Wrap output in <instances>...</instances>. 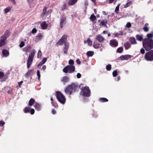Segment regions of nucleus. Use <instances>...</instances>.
Returning <instances> with one entry per match:
<instances>
[{
    "label": "nucleus",
    "mask_w": 153,
    "mask_h": 153,
    "mask_svg": "<svg viewBox=\"0 0 153 153\" xmlns=\"http://www.w3.org/2000/svg\"><path fill=\"white\" fill-rule=\"evenodd\" d=\"M4 74L2 72H0V79H1L4 76Z\"/></svg>",
    "instance_id": "48"
},
{
    "label": "nucleus",
    "mask_w": 153,
    "mask_h": 153,
    "mask_svg": "<svg viewBox=\"0 0 153 153\" xmlns=\"http://www.w3.org/2000/svg\"><path fill=\"white\" fill-rule=\"evenodd\" d=\"M96 39L99 42H102L104 40V38L100 35H97L96 37Z\"/></svg>",
    "instance_id": "10"
},
{
    "label": "nucleus",
    "mask_w": 153,
    "mask_h": 153,
    "mask_svg": "<svg viewBox=\"0 0 153 153\" xmlns=\"http://www.w3.org/2000/svg\"><path fill=\"white\" fill-rule=\"evenodd\" d=\"M125 50H127L131 47L130 44L128 42H126L124 44Z\"/></svg>",
    "instance_id": "15"
},
{
    "label": "nucleus",
    "mask_w": 153,
    "mask_h": 153,
    "mask_svg": "<svg viewBox=\"0 0 153 153\" xmlns=\"http://www.w3.org/2000/svg\"><path fill=\"white\" fill-rule=\"evenodd\" d=\"M2 53L3 55L5 57L8 56L9 54L8 51L5 49L2 51Z\"/></svg>",
    "instance_id": "16"
},
{
    "label": "nucleus",
    "mask_w": 153,
    "mask_h": 153,
    "mask_svg": "<svg viewBox=\"0 0 153 153\" xmlns=\"http://www.w3.org/2000/svg\"><path fill=\"white\" fill-rule=\"evenodd\" d=\"M144 30L146 32H147L149 30L148 28L147 27H145L144 28Z\"/></svg>",
    "instance_id": "54"
},
{
    "label": "nucleus",
    "mask_w": 153,
    "mask_h": 153,
    "mask_svg": "<svg viewBox=\"0 0 153 153\" xmlns=\"http://www.w3.org/2000/svg\"><path fill=\"white\" fill-rule=\"evenodd\" d=\"M25 45V43L23 41H22L19 45V47L20 48L23 47Z\"/></svg>",
    "instance_id": "45"
},
{
    "label": "nucleus",
    "mask_w": 153,
    "mask_h": 153,
    "mask_svg": "<svg viewBox=\"0 0 153 153\" xmlns=\"http://www.w3.org/2000/svg\"><path fill=\"white\" fill-rule=\"evenodd\" d=\"M84 42L87 44L88 45L90 46L92 45L93 43L92 41L89 38H88L86 40L84 41Z\"/></svg>",
    "instance_id": "13"
},
{
    "label": "nucleus",
    "mask_w": 153,
    "mask_h": 153,
    "mask_svg": "<svg viewBox=\"0 0 153 153\" xmlns=\"http://www.w3.org/2000/svg\"><path fill=\"white\" fill-rule=\"evenodd\" d=\"M37 75L38 77V79L39 81H40V71L38 70L37 71Z\"/></svg>",
    "instance_id": "38"
},
{
    "label": "nucleus",
    "mask_w": 153,
    "mask_h": 153,
    "mask_svg": "<svg viewBox=\"0 0 153 153\" xmlns=\"http://www.w3.org/2000/svg\"><path fill=\"white\" fill-rule=\"evenodd\" d=\"M31 108L30 107H27L25 108L24 111L25 113H27L30 111Z\"/></svg>",
    "instance_id": "23"
},
{
    "label": "nucleus",
    "mask_w": 153,
    "mask_h": 153,
    "mask_svg": "<svg viewBox=\"0 0 153 153\" xmlns=\"http://www.w3.org/2000/svg\"><path fill=\"white\" fill-rule=\"evenodd\" d=\"M75 69V67L74 65H69L64 68L63 71L65 73H71L74 71Z\"/></svg>",
    "instance_id": "5"
},
{
    "label": "nucleus",
    "mask_w": 153,
    "mask_h": 153,
    "mask_svg": "<svg viewBox=\"0 0 153 153\" xmlns=\"http://www.w3.org/2000/svg\"><path fill=\"white\" fill-rule=\"evenodd\" d=\"M114 37H116L118 36L119 35V33H114Z\"/></svg>",
    "instance_id": "59"
},
{
    "label": "nucleus",
    "mask_w": 153,
    "mask_h": 153,
    "mask_svg": "<svg viewBox=\"0 0 153 153\" xmlns=\"http://www.w3.org/2000/svg\"><path fill=\"white\" fill-rule=\"evenodd\" d=\"M35 53V50L34 49L31 52L30 54L28 56L27 61V68H29L32 62Z\"/></svg>",
    "instance_id": "3"
},
{
    "label": "nucleus",
    "mask_w": 153,
    "mask_h": 153,
    "mask_svg": "<svg viewBox=\"0 0 153 153\" xmlns=\"http://www.w3.org/2000/svg\"><path fill=\"white\" fill-rule=\"evenodd\" d=\"M100 100L102 102H107L108 101V100L105 98H100Z\"/></svg>",
    "instance_id": "41"
},
{
    "label": "nucleus",
    "mask_w": 153,
    "mask_h": 153,
    "mask_svg": "<svg viewBox=\"0 0 153 153\" xmlns=\"http://www.w3.org/2000/svg\"><path fill=\"white\" fill-rule=\"evenodd\" d=\"M81 94L83 96L89 97L90 95V91L88 87H83L81 88Z\"/></svg>",
    "instance_id": "4"
},
{
    "label": "nucleus",
    "mask_w": 153,
    "mask_h": 153,
    "mask_svg": "<svg viewBox=\"0 0 153 153\" xmlns=\"http://www.w3.org/2000/svg\"><path fill=\"white\" fill-rule=\"evenodd\" d=\"M140 52L141 53L143 54L145 53V50L143 48H142L140 51Z\"/></svg>",
    "instance_id": "53"
},
{
    "label": "nucleus",
    "mask_w": 153,
    "mask_h": 153,
    "mask_svg": "<svg viewBox=\"0 0 153 153\" xmlns=\"http://www.w3.org/2000/svg\"><path fill=\"white\" fill-rule=\"evenodd\" d=\"M143 47L147 51H149L153 47V41L150 39L143 40Z\"/></svg>",
    "instance_id": "1"
},
{
    "label": "nucleus",
    "mask_w": 153,
    "mask_h": 153,
    "mask_svg": "<svg viewBox=\"0 0 153 153\" xmlns=\"http://www.w3.org/2000/svg\"><path fill=\"white\" fill-rule=\"evenodd\" d=\"M68 64L69 65H73L74 64V62L73 60L72 59L69 60L68 62Z\"/></svg>",
    "instance_id": "44"
},
{
    "label": "nucleus",
    "mask_w": 153,
    "mask_h": 153,
    "mask_svg": "<svg viewBox=\"0 0 153 153\" xmlns=\"http://www.w3.org/2000/svg\"><path fill=\"white\" fill-rule=\"evenodd\" d=\"M48 24L47 23L44 21L42 22L41 25V26L43 29H46L47 27Z\"/></svg>",
    "instance_id": "18"
},
{
    "label": "nucleus",
    "mask_w": 153,
    "mask_h": 153,
    "mask_svg": "<svg viewBox=\"0 0 153 153\" xmlns=\"http://www.w3.org/2000/svg\"><path fill=\"white\" fill-rule=\"evenodd\" d=\"M10 1L13 3V4H16V2L15 0H9Z\"/></svg>",
    "instance_id": "57"
},
{
    "label": "nucleus",
    "mask_w": 153,
    "mask_h": 153,
    "mask_svg": "<svg viewBox=\"0 0 153 153\" xmlns=\"http://www.w3.org/2000/svg\"><path fill=\"white\" fill-rule=\"evenodd\" d=\"M34 107H35L37 111H39L40 109V105L36 102H35V104Z\"/></svg>",
    "instance_id": "20"
},
{
    "label": "nucleus",
    "mask_w": 153,
    "mask_h": 153,
    "mask_svg": "<svg viewBox=\"0 0 153 153\" xmlns=\"http://www.w3.org/2000/svg\"><path fill=\"white\" fill-rule=\"evenodd\" d=\"M47 7H44L43 9V11L41 15V16L42 17H43L46 14L47 12Z\"/></svg>",
    "instance_id": "31"
},
{
    "label": "nucleus",
    "mask_w": 153,
    "mask_h": 153,
    "mask_svg": "<svg viewBox=\"0 0 153 153\" xmlns=\"http://www.w3.org/2000/svg\"><path fill=\"white\" fill-rule=\"evenodd\" d=\"M145 58L148 61H153V50L146 53L145 55Z\"/></svg>",
    "instance_id": "7"
},
{
    "label": "nucleus",
    "mask_w": 153,
    "mask_h": 153,
    "mask_svg": "<svg viewBox=\"0 0 153 153\" xmlns=\"http://www.w3.org/2000/svg\"><path fill=\"white\" fill-rule=\"evenodd\" d=\"M43 37V36L41 34H39L36 37V39L37 40H39Z\"/></svg>",
    "instance_id": "28"
},
{
    "label": "nucleus",
    "mask_w": 153,
    "mask_h": 153,
    "mask_svg": "<svg viewBox=\"0 0 153 153\" xmlns=\"http://www.w3.org/2000/svg\"><path fill=\"white\" fill-rule=\"evenodd\" d=\"M43 64H44L42 62V61H41V62H39V63L38 64V66H39L42 65Z\"/></svg>",
    "instance_id": "64"
},
{
    "label": "nucleus",
    "mask_w": 153,
    "mask_h": 153,
    "mask_svg": "<svg viewBox=\"0 0 153 153\" xmlns=\"http://www.w3.org/2000/svg\"><path fill=\"white\" fill-rule=\"evenodd\" d=\"M61 39L59 40V41L57 43V44L59 45H61L63 44L64 43H65Z\"/></svg>",
    "instance_id": "39"
},
{
    "label": "nucleus",
    "mask_w": 153,
    "mask_h": 153,
    "mask_svg": "<svg viewBox=\"0 0 153 153\" xmlns=\"http://www.w3.org/2000/svg\"><path fill=\"white\" fill-rule=\"evenodd\" d=\"M119 34L121 35H123L125 34L123 32H120L119 33Z\"/></svg>",
    "instance_id": "63"
},
{
    "label": "nucleus",
    "mask_w": 153,
    "mask_h": 153,
    "mask_svg": "<svg viewBox=\"0 0 153 153\" xmlns=\"http://www.w3.org/2000/svg\"><path fill=\"white\" fill-rule=\"evenodd\" d=\"M11 7H8L4 9V11H5V13H8L11 10Z\"/></svg>",
    "instance_id": "33"
},
{
    "label": "nucleus",
    "mask_w": 153,
    "mask_h": 153,
    "mask_svg": "<svg viewBox=\"0 0 153 153\" xmlns=\"http://www.w3.org/2000/svg\"><path fill=\"white\" fill-rule=\"evenodd\" d=\"M47 60V58H45L42 59V62L44 64L46 62Z\"/></svg>",
    "instance_id": "50"
},
{
    "label": "nucleus",
    "mask_w": 153,
    "mask_h": 153,
    "mask_svg": "<svg viewBox=\"0 0 153 153\" xmlns=\"http://www.w3.org/2000/svg\"><path fill=\"white\" fill-rule=\"evenodd\" d=\"M56 97L58 100L61 103L64 104L66 99L64 95L60 92H57L56 93Z\"/></svg>",
    "instance_id": "6"
},
{
    "label": "nucleus",
    "mask_w": 153,
    "mask_h": 153,
    "mask_svg": "<svg viewBox=\"0 0 153 153\" xmlns=\"http://www.w3.org/2000/svg\"><path fill=\"white\" fill-rule=\"evenodd\" d=\"M37 30L35 28L33 29L32 30L31 32L33 33H36V32Z\"/></svg>",
    "instance_id": "52"
},
{
    "label": "nucleus",
    "mask_w": 153,
    "mask_h": 153,
    "mask_svg": "<svg viewBox=\"0 0 153 153\" xmlns=\"http://www.w3.org/2000/svg\"><path fill=\"white\" fill-rule=\"evenodd\" d=\"M107 24V20H103L101 21L100 22V25L105 27H106V25Z\"/></svg>",
    "instance_id": "22"
},
{
    "label": "nucleus",
    "mask_w": 153,
    "mask_h": 153,
    "mask_svg": "<svg viewBox=\"0 0 153 153\" xmlns=\"http://www.w3.org/2000/svg\"><path fill=\"white\" fill-rule=\"evenodd\" d=\"M10 34V32L8 30L6 31L4 33V35L1 36V38H4V39H6L9 36Z\"/></svg>",
    "instance_id": "11"
},
{
    "label": "nucleus",
    "mask_w": 153,
    "mask_h": 153,
    "mask_svg": "<svg viewBox=\"0 0 153 153\" xmlns=\"http://www.w3.org/2000/svg\"><path fill=\"white\" fill-rule=\"evenodd\" d=\"M111 68V65L109 64L106 66V69L108 71H110Z\"/></svg>",
    "instance_id": "42"
},
{
    "label": "nucleus",
    "mask_w": 153,
    "mask_h": 153,
    "mask_svg": "<svg viewBox=\"0 0 153 153\" xmlns=\"http://www.w3.org/2000/svg\"><path fill=\"white\" fill-rule=\"evenodd\" d=\"M123 48L122 47H120L118 48L117 50V51L119 53L122 52L123 51Z\"/></svg>",
    "instance_id": "40"
},
{
    "label": "nucleus",
    "mask_w": 153,
    "mask_h": 153,
    "mask_svg": "<svg viewBox=\"0 0 153 153\" xmlns=\"http://www.w3.org/2000/svg\"><path fill=\"white\" fill-rule=\"evenodd\" d=\"M69 43L67 42L65 43V46L63 48V51L64 53L65 54L68 53V50L69 48Z\"/></svg>",
    "instance_id": "8"
},
{
    "label": "nucleus",
    "mask_w": 153,
    "mask_h": 153,
    "mask_svg": "<svg viewBox=\"0 0 153 153\" xmlns=\"http://www.w3.org/2000/svg\"><path fill=\"white\" fill-rule=\"evenodd\" d=\"M130 41L132 44H136L137 42L135 38L134 37H131L130 39Z\"/></svg>",
    "instance_id": "19"
},
{
    "label": "nucleus",
    "mask_w": 153,
    "mask_h": 153,
    "mask_svg": "<svg viewBox=\"0 0 153 153\" xmlns=\"http://www.w3.org/2000/svg\"><path fill=\"white\" fill-rule=\"evenodd\" d=\"M67 37V35H64L62 36V37L60 39L65 42L66 40Z\"/></svg>",
    "instance_id": "29"
},
{
    "label": "nucleus",
    "mask_w": 153,
    "mask_h": 153,
    "mask_svg": "<svg viewBox=\"0 0 153 153\" xmlns=\"http://www.w3.org/2000/svg\"><path fill=\"white\" fill-rule=\"evenodd\" d=\"M76 62L78 65H79L81 63V62L78 59H77L76 60Z\"/></svg>",
    "instance_id": "55"
},
{
    "label": "nucleus",
    "mask_w": 153,
    "mask_h": 153,
    "mask_svg": "<svg viewBox=\"0 0 153 153\" xmlns=\"http://www.w3.org/2000/svg\"><path fill=\"white\" fill-rule=\"evenodd\" d=\"M78 0H69L68 2V4L69 5H74L77 1Z\"/></svg>",
    "instance_id": "14"
},
{
    "label": "nucleus",
    "mask_w": 153,
    "mask_h": 153,
    "mask_svg": "<svg viewBox=\"0 0 153 153\" xmlns=\"http://www.w3.org/2000/svg\"><path fill=\"white\" fill-rule=\"evenodd\" d=\"M6 39L4 38H1L0 40V47L4 45L5 44V41Z\"/></svg>",
    "instance_id": "17"
},
{
    "label": "nucleus",
    "mask_w": 153,
    "mask_h": 153,
    "mask_svg": "<svg viewBox=\"0 0 153 153\" xmlns=\"http://www.w3.org/2000/svg\"><path fill=\"white\" fill-rule=\"evenodd\" d=\"M30 112L31 114H33L34 113L35 111L33 109H31Z\"/></svg>",
    "instance_id": "49"
},
{
    "label": "nucleus",
    "mask_w": 153,
    "mask_h": 153,
    "mask_svg": "<svg viewBox=\"0 0 153 153\" xmlns=\"http://www.w3.org/2000/svg\"><path fill=\"white\" fill-rule=\"evenodd\" d=\"M7 93L8 94H12V89H11L8 91H7Z\"/></svg>",
    "instance_id": "58"
},
{
    "label": "nucleus",
    "mask_w": 153,
    "mask_h": 153,
    "mask_svg": "<svg viewBox=\"0 0 153 153\" xmlns=\"http://www.w3.org/2000/svg\"><path fill=\"white\" fill-rule=\"evenodd\" d=\"M102 45L101 44H100L99 43L97 44H94L93 45V47L96 49H97L98 48H100L102 47Z\"/></svg>",
    "instance_id": "27"
},
{
    "label": "nucleus",
    "mask_w": 153,
    "mask_h": 153,
    "mask_svg": "<svg viewBox=\"0 0 153 153\" xmlns=\"http://www.w3.org/2000/svg\"><path fill=\"white\" fill-rule=\"evenodd\" d=\"M35 102V100L33 98H31L29 100L28 104L30 106H32Z\"/></svg>",
    "instance_id": "24"
},
{
    "label": "nucleus",
    "mask_w": 153,
    "mask_h": 153,
    "mask_svg": "<svg viewBox=\"0 0 153 153\" xmlns=\"http://www.w3.org/2000/svg\"><path fill=\"white\" fill-rule=\"evenodd\" d=\"M76 76L77 78H79L81 77V75L80 73H78L76 75Z\"/></svg>",
    "instance_id": "56"
},
{
    "label": "nucleus",
    "mask_w": 153,
    "mask_h": 153,
    "mask_svg": "<svg viewBox=\"0 0 153 153\" xmlns=\"http://www.w3.org/2000/svg\"><path fill=\"white\" fill-rule=\"evenodd\" d=\"M66 8V5L64 4L62 6V10H65Z\"/></svg>",
    "instance_id": "60"
},
{
    "label": "nucleus",
    "mask_w": 153,
    "mask_h": 153,
    "mask_svg": "<svg viewBox=\"0 0 153 153\" xmlns=\"http://www.w3.org/2000/svg\"><path fill=\"white\" fill-rule=\"evenodd\" d=\"M96 19V16L95 15H94L93 14L91 15L90 18V20L92 22L95 20Z\"/></svg>",
    "instance_id": "30"
},
{
    "label": "nucleus",
    "mask_w": 153,
    "mask_h": 153,
    "mask_svg": "<svg viewBox=\"0 0 153 153\" xmlns=\"http://www.w3.org/2000/svg\"><path fill=\"white\" fill-rule=\"evenodd\" d=\"M65 19L66 17L65 16H63L61 17L60 23V25L61 28H62L63 25L65 24Z\"/></svg>",
    "instance_id": "9"
},
{
    "label": "nucleus",
    "mask_w": 153,
    "mask_h": 153,
    "mask_svg": "<svg viewBox=\"0 0 153 153\" xmlns=\"http://www.w3.org/2000/svg\"><path fill=\"white\" fill-rule=\"evenodd\" d=\"M117 74V72L116 71H114L112 73L113 76L114 77H115L116 76Z\"/></svg>",
    "instance_id": "46"
},
{
    "label": "nucleus",
    "mask_w": 153,
    "mask_h": 153,
    "mask_svg": "<svg viewBox=\"0 0 153 153\" xmlns=\"http://www.w3.org/2000/svg\"><path fill=\"white\" fill-rule=\"evenodd\" d=\"M120 58L122 60H125V55H122L120 56Z\"/></svg>",
    "instance_id": "51"
},
{
    "label": "nucleus",
    "mask_w": 153,
    "mask_h": 153,
    "mask_svg": "<svg viewBox=\"0 0 153 153\" xmlns=\"http://www.w3.org/2000/svg\"><path fill=\"white\" fill-rule=\"evenodd\" d=\"M76 88V86L74 84H73L69 85L66 88L65 90V92L67 94H71L72 92L75 91Z\"/></svg>",
    "instance_id": "2"
},
{
    "label": "nucleus",
    "mask_w": 153,
    "mask_h": 153,
    "mask_svg": "<svg viewBox=\"0 0 153 153\" xmlns=\"http://www.w3.org/2000/svg\"><path fill=\"white\" fill-rule=\"evenodd\" d=\"M32 73L33 72L32 70H29L25 74V76L26 77H27L28 76L32 75Z\"/></svg>",
    "instance_id": "21"
},
{
    "label": "nucleus",
    "mask_w": 153,
    "mask_h": 153,
    "mask_svg": "<svg viewBox=\"0 0 153 153\" xmlns=\"http://www.w3.org/2000/svg\"><path fill=\"white\" fill-rule=\"evenodd\" d=\"M94 54V52L92 51H88L87 53V55L88 56H92Z\"/></svg>",
    "instance_id": "32"
},
{
    "label": "nucleus",
    "mask_w": 153,
    "mask_h": 153,
    "mask_svg": "<svg viewBox=\"0 0 153 153\" xmlns=\"http://www.w3.org/2000/svg\"><path fill=\"white\" fill-rule=\"evenodd\" d=\"M69 78L68 76H64L62 78V81L63 82H66L68 81L69 80Z\"/></svg>",
    "instance_id": "25"
},
{
    "label": "nucleus",
    "mask_w": 153,
    "mask_h": 153,
    "mask_svg": "<svg viewBox=\"0 0 153 153\" xmlns=\"http://www.w3.org/2000/svg\"><path fill=\"white\" fill-rule=\"evenodd\" d=\"M30 48L29 46L23 48L22 50L25 52H27L30 50Z\"/></svg>",
    "instance_id": "35"
},
{
    "label": "nucleus",
    "mask_w": 153,
    "mask_h": 153,
    "mask_svg": "<svg viewBox=\"0 0 153 153\" xmlns=\"http://www.w3.org/2000/svg\"><path fill=\"white\" fill-rule=\"evenodd\" d=\"M125 60H128L129 59H130L133 56L130 55H125Z\"/></svg>",
    "instance_id": "34"
},
{
    "label": "nucleus",
    "mask_w": 153,
    "mask_h": 153,
    "mask_svg": "<svg viewBox=\"0 0 153 153\" xmlns=\"http://www.w3.org/2000/svg\"><path fill=\"white\" fill-rule=\"evenodd\" d=\"M132 1H129L127 2L126 4L123 5L124 7L126 8L129 7L132 4Z\"/></svg>",
    "instance_id": "26"
},
{
    "label": "nucleus",
    "mask_w": 153,
    "mask_h": 153,
    "mask_svg": "<svg viewBox=\"0 0 153 153\" xmlns=\"http://www.w3.org/2000/svg\"><path fill=\"white\" fill-rule=\"evenodd\" d=\"M131 25L130 22H127L126 25V27L128 28H130L131 27Z\"/></svg>",
    "instance_id": "47"
},
{
    "label": "nucleus",
    "mask_w": 153,
    "mask_h": 153,
    "mask_svg": "<svg viewBox=\"0 0 153 153\" xmlns=\"http://www.w3.org/2000/svg\"><path fill=\"white\" fill-rule=\"evenodd\" d=\"M152 35L151 34H148L147 35V37L148 38H150L152 37Z\"/></svg>",
    "instance_id": "62"
},
{
    "label": "nucleus",
    "mask_w": 153,
    "mask_h": 153,
    "mask_svg": "<svg viewBox=\"0 0 153 153\" xmlns=\"http://www.w3.org/2000/svg\"><path fill=\"white\" fill-rule=\"evenodd\" d=\"M42 54L41 51L40 50H39L38 53L37 58H40Z\"/></svg>",
    "instance_id": "43"
},
{
    "label": "nucleus",
    "mask_w": 153,
    "mask_h": 153,
    "mask_svg": "<svg viewBox=\"0 0 153 153\" xmlns=\"http://www.w3.org/2000/svg\"><path fill=\"white\" fill-rule=\"evenodd\" d=\"M23 82L22 81H21L20 82H18V85H19V87H20L21 85H22V83Z\"/></svg>",
    "instance_id": "61"
},
{
    "label": "nucleus",
    "mask_w": 153,
    "mask_h": 153,
    "mask_svg": "<svg viewBox=\"0 0 153 153\" xmlns=\"http://www.w3.org/2000/svg\"><path fill=\"white\" fill-rule=\"evenodd\" d=\"M120 4H118V5L116 6L115 9V12L117 13H118V11L119 10V7L120 5Z\"/></svg>",
    "instance_id": "37"
},
{
    "label": "nucleus",
    "mask_w": 153,
    "mask_h": 153,
    "mask_svg": "<svg viewBox=\"0 0 153 153\" xmlns=\"http://www.w3.org/2000/svg\"><path fill=\"white\" fill-rule=\"evenodd\" d=\"M110 45L113 47H116L118 45V42L115 40H111L110 41Z\"/></svg>",
    "instance_id": "12"
},
{
    "label": "nucleus",
    "mask_w": 153,
    "mask_h": 153,
    "mask_svg": "<svg viewBox=\"0 0 153 153\" xmlns=\"http://www.w3.org/2000/svg\"><path fill=\"white\" fill-rule=\"evenodd\" d=\"M136 38L137 40L141 41L142 40L143 38L142 36L139 35H137L136 36Z\"/></svg>",
    "instance_id": "36"
}]
</instances>
